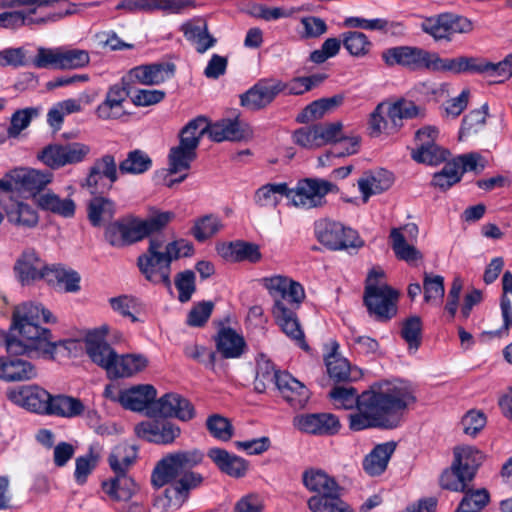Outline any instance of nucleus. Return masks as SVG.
I'll return each mask as SVG.
<instances>
[{"label": "nucleus", "mask_w": 512, "mask_h": 512, "mask_svg": "<svg viewBox=\"0 0 512 512\" xmlns=\"http://www.w3.org/2000/svg\"><path fill=\"white\" fill-rule=\"evenodd\" d=\"M196 150L190 143L179 142L178 146L172 147L168 155L169 172L176 174L190 169L191 163L197 157Z\"/></svg>", "instance_id": "nucleus-42"}, {"label": "nucleus", "mask_w": 512, "mask_h": 512, "mask_svg": "<svg viewBox=\"0 0 512 512\" xmlns=\"http://www.w3.org/2000/svg\"><path fill=\"white\" fill-rule=\"evenodd\" d=\"M36 68H54L62 70V47H39L32 61Z\"/></svg>", "instance_id": "nucleus-61"}, {"label": "nucleus", "mask_w": 512, "mask_h": 512, "mask_svg": "<svg viewBox=\"0 0 512 512\" xmlns=\"http://www.w3.org/2000/svg\"><path fill=\"white\" fill-rule=\"evenodd\" d=\"M209 128L208 119L204 116H198L190 120L180 132L181 143H190L194 148H198L203 135L207 134Z\"/></svg>", "instance_id": "nucleus-53"}, {"label": "nucleus", "mask_w": 512, "mask_h": 512, "mask_svg": "<svg viewBox=\"0 0 512 512\" xmlns=\"http://www.w3.org/2000/svg\"><path fill=\"white\" fill-rule=\"evenodd\" d=\"M63 3L66 4V8L59 9L56 12L40 18L29 17V15L25 14L23 11H8L0 13V28L14 30L26 25L57 22L64 17L73 15L77 12L75 4L67 3L66 1H63Z\"/></svg>", "instance_id": "nucleus-20"}, {"label": "nucleus", "mask_w": 512, "mask_h": 512, "mask_svg": "<svg viewBox=\"0 0 512 512\" xmlns=\"http://www.w3.org/2000/svg\"><path fill=\"white\" fill-rule=\"evenodd\" d=\"M221 228L222 224L220 219L217 216L209 214L195 220L191 234L197 241L204 242L218 233Z\"/></svg>", "instance_id": "nucleus-56"}, {"label": "nucleus", "mask_w": 512, "mask_h": 512, "mask_svg": "<svg viewBox=\"0 0 512 512\" xmlns=\"http://www.w3.org/2000/svg\"><path fill=\"white\" fill-rule=\"evenodd\" d=\"M320 147L333 144L327 156L345 157L356 154L360 148V137L348 136L341 122L316 124Z\"/></svg>", "instance_id": "nucleus-11"}, {"label": "nucleus", "mask_w": 512, "mask_h": 512, "mask_svg": "<svg viewBox=\"0 0 512 512\" xmlns=\"http://www.w3.org/2000/svg\"><path fill=\"white\" fill-rule=\"evenodd\" d=\"M7 216L9 222L28 228L34 227L38 223L37 212L25 203H16L7 212Z\"/></svg>", "instance_id": "nucleus-59"}, {"label": "nucleus", "mask_w": 512, "mask_h": 512, "mask_svg": "<svg viewBox=\"0 0 512 512\" xmlns=\"http://www.w3.org/2000/svg\"><path fill=\"white\" fill-rule=\"evenodd\" d=\"M148 365V360L141 354L116 355L108 376L110 378H126L141 372Z\"/></svg>", "instance_id": "nucleus-36"}, {"label": "nucleus", "mask_w": 512, "mask_h": 512, "mask_svg": "<svg viewBox=\"0 0 512 512\" xmlns=\"http://www.w3.org/2000/svg\"><path fill=\"white\" fill-rule=\"evenodd\" d=\"M136 458L137 450L134 446L119 444L115 446L110 453L108 462L115 475L127 474V471L134 464Z\"/></svg>", "instance_id": "nucleus-43"}, {"label": "nucleus", "mask_w": 512, "mask_h": 512, "mask_svg": "<svg viewBox=\"0 0 512 512\" xmlns=\"http://www.w3.org/2000/svg\"><path fill=\"white\" fill-rule=\"evenodd\" d=\"M175 65L173 63H152L136 66L127 73L126 77L132 84L158 85L173 77Z\"/></svg>", "instance_id": "nucleus-23"}, {"label": "nucleus", "mask_w": 512, "mask_h": 512, "mask_svg": "<svg viewBox=\"0 0 512 512\" xmlns=\"http://www.w3.org/2000/svg\"><path fill=\"white\" fill-rule=\"evenodd\" d=\"M264 288L273 300L272 313L298 310L305 299L303 286L285 275H274L262 279Z\"/></svg>", "instance_id": "nucleus-4"}, {"label": "nucleus", "mask_w": 512, "mask_h": 512, "mask_svg": "<svg viewBox=\"0 0 512 512\" xmlns=\"http://www.w3.org/2000/svg\"><path fill=\"white\" fill-rule=\"evenodd\" d=\"M489 501L486 489L467 490L455 512H482Z\"/></svg>", "instance_id": "nucleus-57"}, {"label": "nucleus", "mask_w": 512, "mask_h": 512, "mask_svg": "<svg viewBox=\"0 0 512 512\" xmlns=\"http://www.w3.org/2000/svg\"><path fill=\"white\" fill-rule=\"evenodd\" d=\"M48 284L65 290L77 292L80 290V275L73 270H66L60 265H52Z\"/></svg>", "instance_id": "nucleus-51"}, {"label": "nucleus", "mask_w": 512, "mask_h": 512, "mask_svg": "<svg viewBox=\"0 0 512 512\" xmlns=\"http://www.w3.org/2000/svg\"><path fill=\"white\" fill-rule=\"evenodd\" d=\"M137 484L126 474L115 475L113 479L102 483L103 492L114 501H127L137 491Z\"/></svg>", "instance_id": "nucleus-39"}, {"label": "nucleus", "mask_w": 512, "mask_h": 512, "mask_svg": "<svg viewBox=\"0 0 512 512\" xmlns=\"http://www.w3.org/2000/svg\"><path fill=\"white\" fill-rule=\"evenodd\" d=\"M284 372L275 370L273 363L261 356L257 360L256 377L254 381V388L258 393H263L269 385H278V379Z\"/></svg>", "instance_id": "nucleus-49"}, {"label": "nucleus", "mask_w": 512, "mask_h": 512, "mask_svg": "<svg viewBox=\"0 0 512 512\" xmlns=\"http://www.w3.org/2000/svg\"><path fill=\"white\" fill-rule=\"evenodd\" d=\"M7 176L12 183V190L17 189L28 193L34 200L39 194L44 193L46 187L53 180V173L31 168H16L11 170Z\"/></svg>", "instance_id": "nucleus-13"}, {"label": "nucleus", "mask_w": 512, "mask_h": 512, "mask_svg": "<svg viewBox=\"0 0 512 512\" xmlns=\"http://www.w3.org/2000/svg\"><path fill=\"white\" fill-rule=\"evenodd\" d=\"M424 33L435 41H452L455 34H468L474 26L470 19L454 13H442L424 18L421 23Z\"/></svg>", "instance_id": "nucleus-7"}, {"label": "nucleus", "mask_w": 512, "mask_h": 512, "mask_svg": "<svg viewBox=\"0 0 512 512\" xmlns=\"http://www.w3.org/2000/svg\"><path fill=\"white\" fill-rule=\"evenodd\" d=\"M39 107H27L24 109L16 110L10 120V125L7 128V135L9 138H17L20 133L26 129L32 119L40 115Z\"/></svg>", "instance_id": "nucleus-54"}, {"label": "nucleus", "mask_w": 512, "mask_h": 512, "mask_svg": "<svg viewBox=\"0 0 512 512\" xmlns=\"http://www.w3.org/2000/svg\"><path fill=\"white\" fill-rule=\"evenodd\" d=\"M421 109L412 101L400 99L392 104H388L387 117L390 119L392 128L402 126L403 119H412L420 115Z\"/></svg>", "instance_id": "nucleus-48"}, {"label": "nucleus", "mask_w": 512, "mask_h": 512, "mask_svg": "<svg viewBox=\"0 0 512 512\" xmlns=\"http://www.w3.org/2000/svg\"><path fill=\"white\" fill-rule=\"evenodd\" d=\"M216 349L225 359L241 357L246 350V342L241 334L231 327L221 328L215 337Z\"/></svg>", "instance_id": "nucleus-31"}, {"label": "nucleus", "mask_w": 512, "mask_h": 512, "mask_svg": "<svg viewBox=\"0 0 512 512\" xmlns=\"http://www.w3.org/2000/svg\"><path fill=\"white\" fill-rule=\"evenodd\" d=\"M381 57L390 67L400 65L412 70L427 69L429 51L414 46H396L385 49Z\"/></svg>", "instance_id": "nucleus-19"}, {"label": "nucleus", "mask_w": 512, "mask_h": 512, "mask_svg": "<svg viewBox=\"0 0 512 512\" xmlns=\"http://www.w3.org/2000/svg\"><path fill=\"white\" fill-rule=\"evenodd\" d=\"M149 417H174L189 421L195 416L192 403L177 393H166L149 406Z\"/></svg>", "instance_id": "nucleus-15"}, {"label": "nucleus", "mask_w": 512, "mask_h": 512, "mask_svg": "<svg viewBox=\"0 0 512 512\" xmlns=\"http://www.w3.org/2000/svg\"><path fill=\"white\" fill-rule=\"evenodd\" d=\"M108 327L102 326L99 329L90 331L85 337V349L91 360L106 370L107 374L116 360L117 353L105 342Z\"/></svg>", "instance_id": "nucleus-21"}, {"label": "nucleus", "mask_w": 512, "mask_h": 512, "mask_svg": "<svg viewBox=\"0 0 512 512\" xmlns=\"http://www.w3.org/2000/svg\"><path fill=\"white\" fill-rule=\"evenodd\" d=\"M157 391L150 384L133 386L130 389L120 392L118 401L120 404L131 411L141 412L149 411V406L156 400Z\"/></svg>", "instance_id": "nucleus-25"}, {"label": "nucleus", "mask_w": 512, "mask_h": 512, "mask_svg": "<svg viewBox=\"0 0 512 512\" xmlns=\"http://www.w3.org/2000/svg\"><path fill=\"white\" fill-rule=\"evenodd\" d=\"M488 106L484 104L480 109H475L464 116L459 131V139L480 131L486 122Z\"/></svg>", "instance_id": "nucleus-58"}, {"label": "nucleus", "mask_w": 512, "mask_h": 512, "mask_svg": "<svg viewBox=\"0 0 512 512\" xmlns=\"http://www.w3.org/2000/svg\"><path fill=\"white\" fill-rule=\"evenodd\" d=\"M308 507L312 512H352L347 503L340 498V493L327 497H311Z\"/></svg>", "instance_id": "nucleus-55"}, {"label": "nucleus", "mask_w": 512, "mask_h": 512, "mask_svg": "<svg viewBox=\"0 0 512 512\" xmlns=\"http://www.w3.org/2000/svg\"><path fill=\"white\" fill-rule=\"evenodd\" d=\"M483 458V454L471 446L457 447L454 449V468L462 471L472 481Z\"/></svg>", "instance_id": "nucleus-37"}, {"label": "nucleus", "mask_w": 512, "mask_h": 512, "mask_svg": "<svg viewBox=\"0 0 512 512\" xmlns=\"http://www.w3.org/2000/svg\"><path fill=\"white\" fill-rule=\"evenodd\" d=\"M99 459V454L93 447L89 448L87 454L80 456L75 461L74 478L79 485L87 481V477L95 469Z\"/></svg>", "instance_id": "nucleus-60"}, {"label": "nucleus", "mask_w": 512, "mask_h": 512, "mask_svg": "<svg viewBox=\"0 0 512 512\" xmlns=\"http://www.w3.org/2000/svg\"><path fill=\"white\" fill-rule=\"evenodd\" d=\"M12 332L5 340L10 355H26L30 358L54 359L57 348L69 349V340L51 341V331L40 323H55L51 311L41 304L22 303L13 311Z\"/></svg>", "instance_id": "nucleus-2"}, {"label": "nucleus", "mask_w": 512, "mask_h": 512, "mask_svg": "<svg viewBox=\"0 0 512 512\" xmlns=\"http://www.w3.org/2000/svg\"><path fill=\"white\" fill-rule=\"evenodd\" d=\"M396 450V442L388 441L377 444L362 462L363 470L370 476H379L385 472Z\"/></svg>", "instance_id": "nucleus-29"}, {"label": "nucleus", "mask_w": 512, "mask_h": 512, "mask_svg": "<svg viewBox=\"0 0 512 512\" xmlns=\"http://www.w3.org/2000/svg\"><path fill=\"white\" fill-rule=\"evenodd\" d=\"M84 409V404L80 399L66 395H57L51 397L48 414L73 418L81 415Z\"/></svg>", "instance_id": "nucleus-47"}, {"label": "nucleus", "mask_w": 512, "mask_h": 512, "mask_svg": "<svg viewBox=\"0 0 512 512\" xmlns=\"http://www.w3.org/2000/svg\"><path fill=\"white\" fill-rule=\"evenodd\" d=\"M282 197L289 199L287 183H268L255 191L254 202L258 207L276 208Z\"/></svg>", "instance_id": "nucleus-40"}, {"label": "nucleus", "mask_w": 512, "mask_h": 512, "mask_svg": "<svg viewBox=\"0 0 512 512\" xmlns=\"http://www.w3.org/2000/svg\"><path fill=\"white\" fill-rule=\"evenodd\" d=\"M136 435L157 445H171L181 435V428L168 420H147L135 426Z\"/></svg>", "instance_id": "nucleus-17"}, {"label": "nucleus", "mask_w": 512, "mask_h": 512, "mask_svg": "<svg viewBox=\"0 0 512 512\" xmlns=\"http://www.w3.org/2000/svg\"><path fill=\"white\" fill-rule=\"evenodd\" d=\"M329 398L337 409H355L348 415L349 429L354 432L395 429L406 409L416 401L411 386L400 379L376 381L361 394L353 386H335Z\"/></svg>", "instance_id": "nucleus-1"}, {"label": "nucleus", "mask_w": 512, "mask_h": 512, "mask_svg": "<svg viewBox=\"0 0 512 512\" xmlns=\"http://www.w3.org/2000/svg\"><path fill=\"white\" fill-rule=\"evenodd\" d=\"M277 389L294 408H303L310 398V392L304 384L286 372L279 377Z\"/></svg>", "instance_id": "nucleus-33"}, {"label": "nucleus", "mask_w": 512, "mask_h": 512, "mask_svg": "<svg viewBox=\"0 0 512 512\" xmlns=\"http://www.w3.org/2000/svg\"><path fill=\"white\" fill-rule=\"evenodd\" d=\"M174 284L179 293L178 300L186 303L196 291V275L192 270L179 272L174 278Z\"/></svg>", "instance_id": "nucleus-63"}, {"label": "nucleus", "mask_w": 512, "mask_h": 512, "mask_svg": "<svg viewBox=\"0 0 512 512\" xmlns=\"http://www.w3.org/2000/svg\"><path fill=\"white\" fill-rule=\"evenodd\" d=\"M151 167L150 156L140 149H135L130 151L127 157L119 163V173L139 175L147 172Z\"/></svg>", "instance_id": "nucleus-50"}, {"label": "nucleus", "mask_w": 512, "mask_h": 512, "mask_svg": "<svg viewBox=\"0 0 512 512\" xmlns=\"http://www.w3.org/2000/svg\"><path fill=\"white\" fill-rule=\"evenodd\" d=\"M34 203L41 210L51 212L63 218H72L75 215V202L71 198H61L50 189L39 194Z\"/></svg>", "instance_id": "nucleus-35"}, {"label": "nucleus", "mask_w": 512, "mask_h": 512, "mask_svg": "<svg viewBox=\"0 0 512 512\" xmlns=\"http://www.w3.org/2000/svg\"><path fill=\"white\" fill-rule=\"evenodd\" d=\"M341 38L344 48L355 57L367 55L372 47V42L363 32L347 31L341 34Z\"/></svg>", "instance_id": "nucleus-52"}, {"label": "nucleus", "mask_w": 512, "mask_h": 512, "mask_svg": "<svg viewBox=\"0 0 512 512\" xmlns=\"http://www.w3.org/2000/svg\"><path fill=\"white\" fill-rule=\"evenodd\" d=\"M272 314L276 323L288 337L295 340L301 348H308V345L304 340V333L300 327V323L297 317V310L288 309L283 313L280 312Z\"/></svg>", "instance_id": "nucleus-44"}, {"label": "nucleus", "mask_w": 512, "mask_h": 512, "mask_svg": "<svg viewBox=\"0 0 512 512\" xmlns=\"http://www.w3.org/2000/svg\"><path fill=\"white\" fill-rule=\"evenodd\" d=\"M51 395L39 386H24L10 393V399L22 407L37 413H49Z\"/></svg>", "instance_id": "nucleus-24"}, {"label": "nucleus", "mask_w": 512, "mask_h": 512, "mask_svg": "<svg viewBox=\"0 0 512 512\" xmlns=\"http://www.w3.org/2000/svg\"><path fill=\"white\" fill-rule=\"evenodd\" d=\"M91 153V147L82 142L50 144L38 154V159L47 167L56 170L67 165L84 162Z\"/></svg>", "instance_id": "nucleus-10"}, {"label": "nucleus", "mask_w": 512, "mask_h": 512, "mask_svg": "<svg viewBox=\"0 0 512 512\" xmlns=\"http://www.w3.org/2000/svg\"><path fill=\"white\" fill-rule=\"evenodd\" d=\"M450 152L437 144L421 143V146L413 149L411 157L418 163L436 166L447 161Z\"/></svg>", "instance_id": "nucleus-46"}, {"label": "nucleus", "mask_w": 512, "mask_h": 512, "mask_svg": "<svg viewBox=\"0 0 512 512\" xmlns=\"http://www.w3.org/2000/svg\"><path fill=\"white\" fill-rule=\"evenodd\" d=\"M90 63L87 50L62 47V70L81 69Z\"/></svg>", "instance_id": "nucleus-64"}, {"label": "nucleus", "mask_w": 512, "mask_h": 512, "mask_svg": "<svg viewBox=\"0 0 512 512\" xmlns=\"http://www.w3.org/2000/svg\"><path fill=\"white\" fill-rule=\"evenodd\" d=\"M329 347L330 351L327 355H325V364L329 377L335 382L349 381L351 378L350 363L338 352V342L331 341Z\"/></svg>", "instance_id": "nucleus-38"}, {"label": "nucleus", "mask_w": 512, "mask_h": 512, "mask_svg": "<svg viewBox=\"0 0 512 512\" xmlns=\"http://www.w3.org/2000/svg\"><path fill=\"white\" fill-rule=\"evenodd\" d=\"M164 241L159 237L151 238L147 252L138 257V267L146 279L153 283H163L171 287V259L163 251Z\"/></svg>", "instance_id": "nucleus-5"}, {"label": "nucleus", "mask_w": 512, "mask_h": 512, "mask_svg": "<svg viewBox=\"0 0 512 512\" xmlns=\"http://www.w3.org/2000/svg\"><path fill=\"white\" fill-rule=\"evenodd\" d=\"M191 7H195L192 0H122L115 8L128 13L160 10L168 14H181L185 9Z\"/></svg>", "instance_id": "nucleus-22"}, {"label": "nucleus", "mask_w": 512, "mask_h": 512, "mask_svg": "<svg viewBox=\"0 0 512 512\" xmlns=\"http://www.w3.org/2000/svg\"><path fill=\"white\" fill-rule=\"evenodd\" d=\"M35 366L23 359L0 357V379L6 382H19L34 379Z\"/></svg>", "instance_id": "nucleus-30"}, {"label": "nucleus", "mask_w": 512, "mask_h": 512, "mask_svg": "<svg viewBox=\"0 0 512 512\" xmlns=\"http://www.w3.org/2000/svg\"><path fill=\"white\" fill-rule=\"evenodd\" d=\"M119 165L111 154H104L94 160L88 170V174L81 184L90 190L91 194L103 193L104 189L110 190L118 180Z\"/></svg>", "instance_id": "nucleus-12"}, {"label": "nucleus", "mask_w": 512, "mask_h": 512, "mask_svg": "<svg viewBox=\"0 0 512 512\" xmlns=\"http://www.w3.org/2000/svg\"><path fill=\"white\" fill-rule=\"evenodd\" d=\"M401 336L407 342L409 349L416 351L421 344V318L419 316H411L407 318L402 324Z\"/></svg>", "instance_id": "nucleus-62"}, {"label": "nucleus", "mask_w": 512, "mask_h": 512, "mask_svg": "<svg viewBox=\"0 0 512 512\" xmlns=\"http://www.w3.org/2000/svg\"><path fill=\"white\" fill-rule=\"evenodd\" d=\"M207 456L222 473L233 478L244 477L249 468L248 461L225 449L211 448L208 450Z\"/></svg>", "instance_id": "nucleus-27"}, {"label": "nucleus", "mask_w": 512, "mask_h": 512, "mask_svg": "<svg viewBox=\"0 0 512 512\" xmlns=\"http://www.w3.org/2000/svg\"><path fill=\"white\" fill-rule=\"evenodd\" d=\"M302 480L309 491L318 494L315 497H327L340 492V487L335 479L323 470H306L303 473Z\"/></svg>", "instance_id": "nucleus-34"}, {"label": "nucleus", "mask_w": 512, "mask_h": 512, "mask_svg": "<svg viewBox=\"0 0 512 512\" xmlns=\"http://www.w3.org/2000/svg\"><path fill=\"white\" fill-rule=\"evenodd\" d=\"M293 425L299 431L318 436H333L339 433L341 423L332 413H303L293 418Z\"/></svg>", "instance_id": "nucleus-16"}, {"label": "nucleus", "mask_w": 512, "mask_h": 512, "mask_svg": "<svg viewBox=\"0 0 512 512\" xmlns=\"http://www.w3.org/2000/svg\"><path fill=\"white\" fill-rule=\"evenodd\" d=\"M52 265H47L34 249H25L14 265L16 278L22 285H30L39 280L49 281Z\"/></svg>", "instance_id": "nucleus-14"}, {"label": "nucleus", "mask_w": 512, "mask_h": 512, "mask_svg": "<svg viewBox=\"0 0 512 512\" xmlns=\"http://www.w3.org/2000/svg\"><path fill=\"white\" fill-rule=\"evenodd\" d=\"M248 126L238 117L234 119H222L213 124L209 123L207 134L215 142L240 141L246 137Z\"/></svg>", "instance_id": "nucleus-28"}, {"label": "nucleus", "mask_w": 512, "mask_h": 512, "mask_svg": "<svg viewBox=\"0 0 512 512\" xmlns=\"http://www.w3.org/2000/svg\"><path fill=\"white\" fill-rule=\"evenodd\" d=\"M391 247L395 256L409 264H414L422 259V254L410 244L401 229H391L390 231Z\"/></svg>", "instance_id": "nucleus-45"}, {"label": "nucleus", "mask_w": 512, "mask_h": 512, "mask_svg": "<svg viewBox=\"0 0 512 512\" xmlns=\"http://www.w3.org/2000/svg\"><path fill=\"white\" fill-rule=\"evenodd\" d=\"M115 211V203L111 199L102 196L92 198L87 206L88 219L95 227L110 221Z\"/></svg>", "instance_id": "nucleus-41"}, {"label": "nucleus", "mask_w": 512, "mask_h": 512, "mask_svg": "<svg viewBox=\"0 0 512 512\" xmlns=\"http://www.w3.org/2000/svg\"><path fill=\"white\" fill-rule=\"evenodd\" d=\"M393 184V175L387 170L379 169L363 174L358 180V187L366 203L372 195L388 190Z\"/></svg>", "instance_id": "nucleus-32"}, {"label": "nucleus", "mask_w": 512, "mask_h": 512, "mask_svg": "<svg viewBox=\"0 0 512 512\" xmlns=\"http://www.w3.org/2000/svg\"><path fill=\"white\" fill-rule=\"evenodd\" d=\"M180 30L187 41L195 45L198 53L203 54L215 46L217 40L208 31V24L205 19L195 17L184 22Z\"/></svg>", "instance_id": "nucleus-26"}, {"label": "nucleus", "mask_w": 512, "mask_h": 512, "mask_svg": "<svg viewBox=\"0 0 512 512\" xmlns=\"http://www.w3.org/2000/svg\"><path fill=\"white\" fill-rule=\"evenodd\" d=\"M398 298V291L386 284L365 286L364 303L377 321L386 322L396 315Z\"/></svg>", "instance_id": "nucleus-9"}, {"label": "nucleus", "mask_w": 512, "mask_h": 512, "mask_svg": "<svg viewBox=\"0 0 512 512\" xmlns=\"http://www.w3.org/2000/svg\"><path fill=\"white\" fill-rule=\"evenodd\" d=\"M282 81L261 79L240 96L241 106L257 111L268 106L282 92Z\"/></svg>", "instance_id": "nucleus-18"}, {"label": "nucleus", "mask_w": 512, "mask_h": 512, "mask_svg": "<svg viewBox=\"0 0 512 512\" xmlns=\"http://www.w3.org/2000/svg\"><path fill=\"white\" fill-rule=\"evenodd\" d=\"M203 451L197 448L178 450L162 457L151 474L154 488L168 485L156 504L162 509H179L189 498L190 492L204 481L202 474L193 471L204 461Z\"/></svg>", "instance_id": "nucleus-3"}, {"label": "nucleus", "mask_w": 512, "mask_h": 512, "mask_svg": "<svg viewBox=\"0 0 512 512\" xmlns=\"http://www.w3.org/2000/svg\"><path fill=\"white\" fill-rule=\"evenodd\" d=\"M314 231L317 240L334 251L363 246V241L357 231L334 220L320 219L316 221Z\"/></svg>", "instance_id": "nucleus-6"}, {"label": "nucleus", "mask_w": 512, "mask_h": 512, "mask_svg": "<svg viewBox=\"0 0 512 512\" xmlns=\"http://www.w3.org/2000/svg\"><path fill=\"white\" fill-rule=\"evenodd\" d=\"M337 191L338 187L327 180L305 178L297 183L295 189L289 188V200L296 207L311 209L323 206L326 195Z\"/></svg>", "instance_id": "nucleus-8"}]
</instances>
